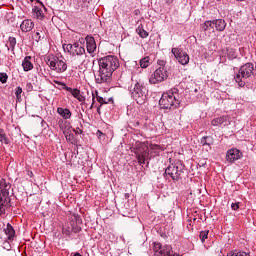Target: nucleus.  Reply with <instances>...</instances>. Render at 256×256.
Wrapping results in <instances>:
<instances>
[{
	"label": "nucleus",
	"mask_w": 256,
	"mask_h": 256,
	"mask_svg": "<svg viewBox=\"0 0 256 256\" xmlns=\"http://www.w3.org/2000/svg\"><path fill=\"white\" fill-rule=\"evenodd\" d=\"M99 69L95 74V81L99 85L102 83H111L113 73L119 69V58L109 55L98 60Z\"/></svg>",
	"instance_id": "obj_1"
},
{
	"label": "nucleus",
	"mask_w": 256,
	"mask_h": 256,
	"mask_svg": "<svg viewBox=\"0 0 256 256\" xmlns=\"http://www.w3.org/2000/svg\"><path fill=\"white\" fill-rule=\"evenodd\" d=\"M131 81L132 83L130 91L132 93V97L136 100L138 105H143V103H145V99H147V89L145 88V83L139 75H133Z\"/></svg>",
	"instance_id": "obj_2"
},
{
	"label": "nucleus",
	"mask_w": 256,
	"mask_h": 256,
	"mask_svg": "<svg viewBox=\"0 0 256 256\" xmlns=\"http://www.w3.org/2000/svg\"><path fill=\"white\" fill-rule=\"evenodd\" d=\"M181 100H179V89L172 88L169 92L164 93L159 100L161 109H177Z\"/></svg>",
	"instance_id": "obj_3"
},
{
	"label": "nucleus",
	"mask_w": 256,
	"mask_h": 256,
	"mask_svg": "<svg viewBox=\"0 0 256 256\" xmlns=\"http://www.w3.org/2000/svg\"><path fill=\"white\" fill-rule=\"evenodd\" d=\"M184 171L185 165L183 162L176 160L165 169L164 175H169L174 183H177L179 179H182Z\"/></svg>",
	"instance_id": "obj_4"
},
{
	"label": "nucleus",
	"mask_w": 256,
	"mask_h": 256,
	"mask_svg": "<svg viewBox=\"0 0 256 256\" xmlns=\"http://www.w3.org/2000/svg\"><path fill=\"white\" fill-rule=\"evenodd\" d=\"M9 189H11V184L3 178L0 179V215L5 213V207L11 203V198H9Z\"/></svg>",
	"instance_id": "obj_5"
},
{
	"label": "nucleus",
	"mask_w": 256,
	"mask_h": 256,
	"mask_svg": "<svg viewBox=\"0 0 256 256\" xmlns=\"http://www.w3.org/2000/svg\"><path fill=\"white\" fill-rule=\"evenodd\" d=\"M253 63H246L239 69V73L235 77L236 83H238L239 87H245V81L242 79H249L251 75H253ZM242 77V79H241Z\"/></svg>",
	"instance_id": "obj_6"
},
{
	"label": "nucleus",
	"mask_w": 256,
	"mask_h": 256,
	"mask_svg": "<svg viewBox=\"0 0 256 256\" xmlns=\"http://www.w3.org/2000/svg\"><path fill=\"white\" fill-rule=\"evenodd\" d=\"M169 74L167 72V68L165 66H160L158 69L154 71L153 74L149 77L150 85H159V83H163V81H167Z\"/></svg>",
	"instance_id": "obj_7"
},
{
	"label": "nucleus",
	"mask_w": 256,
	"mask_h": 256,
	"mask_svg": "<svg viewBox=\"0 0 256 256\" xmlns=\"http://www.w3.org/2000/svg\"><path fill=\"white\" fill-rule=\"evenodd\" d=\"M47 65L52 71H56V73H65L67 71V63L57 56L49 57Z\"/></svg>",
	"instance_id": "obj_8"
},
{
	"label": "nucleus",
	"mask_w": 256,
	"mask_h": 256,
	"mask_svg": "<svg viewBox=\"0 0 256 256\" xmlns=\"http://www.w3.org/2000/svg\"><path fill=\"white\" fill-rule=\"evenodd\" d=\"M67 49L68 51H70L73 57H75V55L80 57V65H83L85 63V59H87V54H85V47L75 42L74 44H68Z\"/></svg>",
	"instance_id": "obj_9"
},
{
	"label": "nucleus",
	"mask_w": 256,
	"mask_h": 256,
	"mask_svg": "<svg viewBox=\"0 0 256 256\" xmlns=\"http://www.w3.org/2000/svg\"><path fill=\"white\" fill-rule=\"evenodd\" d=\"M153 249L156 253H160V256H181L177 253H173V248L171 246H162L159 242H154Z\"/></svg>",
	"instance_id": "obj_10"
},
{
	"label": "nucleus",
	"mask_w": 256,
	"mask_h": 256,
	"mask_svg": "<svg viewBox=\"0 0 256 256\" xmlns=\"http://www.w3.org/2000/svg\"><path fill=\"white\" fill-rule=\"evenodd\" d=\"M54 83H56V85H60L61 89H64L65 91L71 93V95L80 103H83V101H85V98L83 97V95H81V90L77 88L73 89L71 87H68L67 84L63 82L54 81Z\"/></svg>",
	"instance_id": "obj_11"
},
{
	"label": "nucleus",
	"mask_w": 256,
	"mask_h": 256,
	"mask_svg": "<svg viewBox=\"0 0 256 256\" xmlns=\"http://www.w3.org/2000/svg\"><path fill=\"white\" fill-rule=\"evenodd\" d=\"M171 52L180 65L189 64V54H187V52H183L181 48H172Z\"/></svg>",
	"instance_id": "obj_12"
},
{
	"label": "nucleus",
	"mask_w": 256,
	"mask_h": 256,
	"mask_svg": "<svg viewBox=\"0 0 256 256\" xmlns=\"http://www.w3.org/2000/svg\"><path fill=\"white\" fill-rule=\"evenodd\" d=\"M139 165H149V148H139L135 152Z\"/></svg>",
	"instance_id": "obj_13"
},
{
	"label": "nucleus",
	"mask_w": 256,
	"mask_h": 256,
	"mask_svg": "<svg viewBox=\"0 0 256 256\" xmlns=\"http://www.w3.org/2000/svg\"><path fill=\"white\" fill-rule=\"evenodd\" d=\"M241 157H243V153L237 148H232L226 153V161H228V163H235V161H239Z\"/></svg>",
	"instance_id": "obj_14"
},
{
	"label": "nucleus",
	"mask_w": 256,
	"mask_h": 256,
	"mask_svg": "<svg viewBox=\"0 0 256 256\" xmlns=\"http://www.w3.org/2000/svg\"><path fill=\"white\" fill-rule=\"evenodd\" d=\"M85 41H86V48L88 53H95L97 49L95 38H93L92 36H86Z\"/></svg>",
	"instance_id": "obj_15"
},
{
	"label": "nucleus",
	"mask_w": 256,
	"mask_h": 256,
	"mask_svg": "<svg viewBox=\"0 0 256 256\" xmlns=\"http://www.w3.org/2000/svg\"><path fill=\"white\" fill-rule=\"evenodd\" d=\"M4 233L6 235V239L9 241H13L15 237V229H13V226L11 224H7L6 228L4 229Z\"/></svg>",
	"instance_id": "obj_16"
},
{
	"label": "nucleus",
	"mask_w": 256,
	"mask_h": 256,
	"mask_svg": "<svg viewBox=\"0 0 256 256\" xmlns=\"http://www.w3.org/2000/svg\"><path fill=\"white\" fill-rule=\"evenodd\" d=\"M21 30L24 33H29L33 29V21L32 20H24L20 25Z\"/></svg>",
	"instance_id": "obj_17"
},
{
	"label": "nucleus",
	"mask_w": 256,
	"mask_h": 256,
	"mask_svg": "<svg viewBox=\"0 0 256 256\" xmlns=\"http://www.w3.org/2000/svg\"><path fill=\"white\" fill-rule=\"evenodd\" d=\"M213 143H215L213 136H204L200 140V145H202V147H205V145H207L209 149H211V145H213Z\"/></svg>",
	"instance_id": "obj_18"
},
{
	"label": "nucleus",
	"mask_w": 256,
	"mask_h": 256,
	"mask_svg": "<svg viewBox=\"0 0 256 256\" xmlns=\"http://www.w3.org/2000/svg\"><path fill=\"white\" fill-rule=\"evenodd\" d=\"M57 113H58V115H60V117H62L63 119H71V110H69V109H67V108L58 107V108H57Z\"/></svg>",
	"instance_id": "obj_19"
},
{
	"label": "nucleus",
	"mask_w": 256,
	"mask_h": 256,
	"mask_svg": "<svg viewBox=\"0 0 256 256\" xmlns=\"http://www.w3.org/2000/svg\"><path fill=\"white\" fill-rule=\"evenodd\" d=\"M214 27L216 28V31H225L227 23H225V20L223 19L214 20Z\"/></svg>",
	"instance_id": "obj_20"
},
{
	"label": "nucleus",
	"mask_w": 256,
	"mask_h": 256,
	"mask_svg": "<svg viewBox=\"0 0 256 256\" xmlns=\"http://www.w3.org/2000/svg\"><path fill=\"white\" fill-rule=\"evenodd\" d=\"M22 67L24 71H31V69H33V64L31 63V56H27L24 58L22 62Z\"/></svg>",
	"instance_id": "obj_21"
},
{
	"label": "nucleus",
	"mask_w": 256,
	"mask_h": 256,
	"mask_svg": "<svg viewBox=\"0 0 256 256\" xmlns=\"http://www.w3.org/2000/svg\"><path fill=\"white\" fill-rule=\"evenodd\" d=\"M136 33L139 35V37H141V39H147V37H149V32H147V31L143 28V24H140V25L137 27Z\"/></svg>",
	"instance_id": "obj_22"
},
{
	"label": "nucleus",
	"mask_w": 256,
	"mask_h": 256,
	"mask_svg": "<svg viewBox=\"0 0 256 256\" xmlns=\"http://www.w3.org/2000/svg\"><path fill=\"white\" fill-rule=\"evenodd\" d=\"M151 65V58L149 56H146L140 60V67L142 69H147Z\"/></svg>",
	"instance_id": "obj_23"
},
{
	"label": "nucleus",
	"mask_w": 256,
	"mask_h": 256,
	"mask_svg": "<svg viewBox=\"0 0 256 256\" xmlns=\"http://www.w3.org/2000/svg\"><path fill=\"white\" fill-rule=\"evenodd\" d=\"M34 11V15L38 18V19H43L45 17V14L43 13V10L37 6L34 7L33 9Z\"/></svg>",
	"instance_id": "obj_24"
},
{
	"label": "nucleus",
	"mask_w": 256,
	"mask_h": 256,
	"mask_svg": "<svg viewBox=\"0 0 256 256\" xmlns=\"http://www.w3.org/2000/svg\"><path fill=\"white\" fill-rule=\"evenodd\" d=\"M15 45H17V39L15 37H9L8 49H11V51H15Z\"/></svg>",
	"instance_id": "obj_25"
},
{
	"label": "nucleus",
	"mask_w": 256,
	"mask_h": 256,
	"mask_svg": "<svg viewBox=\"0 0 256 256\" xmlns=\"http://www.w3.org/2000/svg\"><path fill=\"white\" fill-rule=\"evenodd\" d=\"M226 118L225 117H219L212 120L211 125L214 127H218V125H223L225 123Z\"/></svg>",
	"instance_id": "obj_26"
},
{
	"label": "nucleus",
	"mask_w": 256,
	"mask_h": 256,
	"mask_svg": "<svg viewBox=\"0 0 256 256\" xmlns=\"http://www.w3.org/2000/svg\"><path fill=\"white\" fill-rule=\"evenodd\" d=\"M215 27V21H206L204 25H202L203 31H209V29H213Z\"/></svg>",
	"instance_id": "obj_27"
},
{
	"label": "nucleus",
	"mask_w": 256,
	"mask_h": 256,
	"mask_svg": "<svg viewBox=\"0 0 256 256\" xmlns=\"http://www.w3.org/2000/svg\"><path fill=\"white\" fill-rule=\"evenodd\" d=\"M63 133L65 135V138L67 141H70L72 143V141H74L75 136L71 133V131L69 130H63Z\"/></svg>",
	"instance_id": "obj_28"
},
{
	"label": "nucleus",
	"mask_w": 256,
	"mask_h": 256,
	"mask_svg": "<svg viewBox=\"0 0 256 256\" xmlns=\"http://www.w3.org/2000/svg\"><path fill=\"white\" fill-rule=\"evenodd\" d=\"M0 142L4 143L5 145H9V139L7 138V135L0 131Z\"/></svg>",
	"instance_id": "obj_29"
},
{
	"label": "nucleus",
	"mask_w": 256,
	"mask_h": 256,
	"mask_svg": "<svg viewBox=\"0 0 256 256\" xmlns=\"http://www.w3.org/2000/svg\"><path fill=\"white\" fill-rule=\"evenodd\" d=\"M207 237H209V230L200 232V241H202V243H205V239H207Z\"/></svg>",
	"instance_id": "obj_30"
},
{
	"label": "nucleus",
	"mask_w": 256,
	"mask_h": 256,
	"mask_svg": "<svg viewBox=\"0 0 256 256\" xmlns=\"http://www.w3.org/2000/svg\"><path fill=\"white\" fill-rule=\"evenodd\" d=\"M95 93H96V100L98 101V103H100V107L102 105H107V103H108L107 100H105L103 97L99 96L97 91Z\"/></svg>",
	"instance_id": "obj_31"
},
{
	"label": "nucleus",
	"mask_w": 256,
	"mask_h": 256,
	"mask_svg": "<svg viewBox=\"0 0 256 256\" xmlns=\"http://www.w3.org/2000/svg\"><path fill=\"white\" fill-rule=\"evenodd\" d=\"M227 256H251L246 252L240 251V252H230Z\"/></svg>",
	"instance_id": "obj_32"
},
{
	"label": "nucleus",
	"mask_w": 256,
	"mask_h": 256,
	"mask_svg": "<svg viewBox=\"0 0 256 256\" xmlns=\"http://www.w3.org/2000/svg\"><path fill=\"white\" fill-rule=\"evenodd\" d=\"M21 93H23V88L17 87L15 89V95H16L17 101H19L21 99Z\"/></svg>",
	"instance_id": "obj_33"
},
{
	"label": "nucleus",
	"mask_w": 256,
	"mask_h": 256,
	"mask_svg": "<svg viewBox=\"0 0 256 256\" xmlns=\"http://www.w3.org/2000/svg\"><path fill=\"white\" fill-rule=\"evenodd\" d=\"M7 79H9V76L7 75V73L1 72L0 73V81L2 83H7Z\"/></svg>",
	"instance_id": "obj_34"
},
{
	"label": "nucleus",
	"mask_w": 256,
	"mask_h": 256,
	"mask_svg": "<svg viewBox=\"0 0 256 256\" xmlns=\"http://www.w3.org/2000/svg\"><path fill=\"white\" fill-rule=\"evenodd\" d=\"M231 209L233 211H237V209H239V202H235L231 204Z\"/></svg>",
	"instance_id": "obj_35"
},
{
	"label": "nucleus",
	"mask_w": 256,
	"mask_h": 256,
	"mask_svg": "<svg viewBox=\"0 0 256 256\" xmlns=\"http://www.w3.org/2000/svg\"><path fill=\"white\" fill-rule=\"evenodd\" d=\"M26 90L27 91H33V85L31 84V82L27 83Z\"/></svg>",
	"instance_id": "obj_36"
},
{
	"label": "nucleus",
	"mask_w": 256,
	"mask_h": 256,
	"mask_svg": "<svg viewBox=\"0 0 256 256\" xmlns=\"http://www.w3.org/2000/svg\"><path fill=\"white\" fill-rule=\"evenodd\" d=\"M35 41H37V43H39V41H41V34L39 32H36Z\"/></svg>",
	"instance_id": "obj_37"
},
{
	"label": "nucleus",
	"mask_w": 256,
	"mask_h": 256,
	"mask_svg": "<svg viewBox=\"0 0 256 256\" xmlns=\"http://www.w3.org/2000/svg\"><path fill=\"white\" fill-rule=\"evenodd\" d=\"M71 231H73V228H68V229H65L63 228V233H65L66 235H70L71 234Z\"/></svg>",
	"instance_id": "obj_38"
},
{
	"label": "nucleus",
	"mask_w": 256,
	"mask_h": 256,
	"mask_svg": "<svg viewBox=\"0 0 256 256\" xmlns=\"http://www.w3.org/2000/svg\"><path fill=\"white\" fill-rule=\"evenodd\" d=\"M93 107H95V94L92 93V104L90 106V109H93Z\"/></svg>",
	"instance_id": "obj_39"
},
{
	"label": "nucleus",
	"mask_w": 256,
	"mask_h": 256,
	"mask_svg": "<svg viewBox=\"0 0 256 256\" xmlns=\"http://www.w3.org/2000/svg\"><path fill=\"white\" fill-rule=\"evenodd\" d=\"M134 15H136V17H139V15H141V10L139 9L134 10Z\"/></svg>",
	"instance_id": "obj_40"
},
{
	"label": "nucleus",
	"mask_w": 256,
	"mask_h": 256,
	"mask_svg": "<svg viewBox=\"0 0 256 256\" xmlns=\"http://www.w3.org/2000/svg\"><path fill=\"white\" fill-rule=\"evenodd\" d=\"M74 131H75L76 135H81V133H83V130H81L80 128H77Z\"/></svg>",
	"instance_id": "obj_41"
},
{
	"label": "nucleus",
	"mask_w": 256,
	"mask_h": 256,
	"mask_svg": "<svg viewBox=\"0 0 256 256\" xmlns=\"http://www.w3.org/2000/svg\"><path fill=\"white\" fill-rule=\"evenodd\" d=\"M107 103H113V98H109Z\"/></svg>",
	"instance_id": "obj_42"
},
{
	"label": "nucleus",
	"mask_w": 256,
	"mask_h": 256,
	"mask_svg": "<svg viewBox=\"0 0 256 256\" xmlns=\"http://www.w3.org/2000/svg\"><path fill=\"white\" fill-rule=\"evenodd\" d=\"M97 135H103V132H101V130H98Z\"/></svg>",
	"instance_id": "obj_43"
},
{
	"label": "nucleus",
	"mask_w": 256,
	"mask_h": 256,
	"mask_svg": "<svg viewBox=\"0 0 256 256\" xmlns=\"http://www.w3.org/2000/svg\"><path fill=\"white\" fill-rule=\"evenodd\" d=\"M160 148V146L159 145H155V146H153V149H159Z\"/></svg>",
	"instance_id": "obj_44"
},
{
	"label": "nucleus",
	"mask_w": 256,
	"mask_h": 256,
	"mask_svg": "<svg viewBox=\"0 0 256 256\" xmlns=\"http://www.w3.org/2000/svg\"><path fill=\"white\" fill-rule=\"evenodd\" d=\"M167 3H169V4L173 3V0H167Z\"/></svg>",
	"instance_id": "obj_45"
},
{
	"label": "nucleus",
	"mask_w": 256,
	"mask_h": 256,
	"mask_svg": "<svg viewBox=\"0 0 256 256\" xmlns=\"http://www.w3.org/2000/svg\"><path fill=\"white\" fill-rule=\"evenodd\" d=\"M73 256H82L81 254H79V253H76V254H74Z\"/></svg>",
	"instance_id": "obj_46"
},
{
	"label": "nucleus",
	"mask_w": 256,
	"mask_h": 256,
	"mask_svg": "<svg viewBox=\"0 0 256 256\" xmlns=\"http://www.w3.org/2000/svg\"><path fill=\"white\" fill-rule=\"evenodd\" d=\"M29 175H30V177H32V175H33V172H30V174H29Z\"/></svg>",
	"instance_id": "obj_47"
},
{
	"label": "nucleus",
	"mask_w": 256,
	"mask_h": 256,
	"mask_svg": "<svg viewBox=\"0 0 256 256\" xmlns=\"http://www.w3.org/2000/svg\"><path fill=\"white\" fill-rule=\"evenodd\" d=\"M97 111H98V113H101V111L99 110V107H98V110H97Z\"/></svg>",
	"instance_id": "obj_48"
},
{
	"label": "nucleus",
	"mask_w": 256,
	"mask_h": 256,
	"mask_svg": "<svg viewBox=\"0 0 256 256\" xmlns=\"http://www.w3.org/2000/svg\"><path fill=\"white\" fill-rule=\"evenodd\" d=\"M193 221H197V218H194Z\"/></svg>",
	"instance_id": "obj_49"
},
{
	"label": "nucleus",
	"mask_w": 256,
	"mask_h": 256,
	"mask_svg": "<svg viewBox=\"0 0 256 256\" xmlns=\"http://www.w3.org/2000/svg\"><path fill=\"white\" fill-rule=\"evenodd\" d=\"M40 5H42V7H45V6H43V3H40Z\"/></svg>",
	"instance_id": "obj_50"
},
{
	"label": "nucleus",
	"mask_w": 256,
	"mask_h": 256,
	"mask_svg": "<svg viewBox=\"0 0 256 256\" xmlns=\"http://www.w3.org/2000/svg\"><path fill=\"white\" fill-rule=\"evenodd\" d=\"M31 1V3H33V0H30Z\"/></svg>",
	"instance_id": "obj_51"
}]
</instances>
